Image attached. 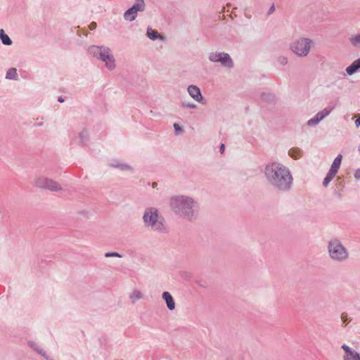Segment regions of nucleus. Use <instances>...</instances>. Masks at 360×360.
Here are the masks:
<instances>
[{"label": "nucleus", "instance_id": "nucleus-1", "mask_svg": "<svg viewBox=\"0 0 360 360\" xmlns=\"http://www.w3.org/2000/svg\"><path fill=\"white\" fill-rule=\"evenodd\" d=\"M264 176L270 186L278 192H288L292 188L293 177L290 169L281 162L267 164L264 168Z\"/></svg>", "mask_w": 360, "mask_h": 360}, {"label": "nucleus", "instance_id": "nucleus-2", "mask_svg": "<svg viewBox=\"0 0 360 360\" xmlns=\"http://www.w3.org/2000/svg\"><path fill=\"white\" fill-rule=\"evenodd\" d=\"M169 207L176 215L192 221L198 216L200 204L191 196L176 195L170 198Z\"/></svg>", "mask_w": 360, "mask_h": 360}, {"label": "nucleus", "instance_id": "nucleus-3", "mask_svg": "<svg viewBox=\"0 0 360 360\" xmlns=\"http://www.w3.org/2000/svg\"><path fill=\"white\" fill-rule=\"evenodd\" d=\"M143 221L146 227L150 228L155 232L164 233L167 231L165 220L155 207H150L145 210Z\"/></svg>", "mask_w": 360, "mask_h": 360}, {"label": "nucleus", "instance_id": "nucleus-4", "mask_svg": "<svg viewBox=\"0 0 360 360\" xmlns=\"http://www.w3.org/2000/svg\"><path fill=\"white\" fill-rule=\"evenodd\" d=\"M327 250L330 259L336 263H343L349 258V252L340 240L334 238L328 240Z\"/></svg>", "mask_w": 360, "mask_h": 360}, {"label": "nucleus", "instance_id": "nucleus-5", "mask_svg": "<svg viewBox=\"0 0 360 360\" xmlns=\"http://www.w3.org/2000/svg\"><path fill=\"white\" fill-rule=\"evenodd\" d=\"M314 40L308 37H299L289 45V49L297 57L305 58L314 47Z\"/></svg>", "mask_w": 360, "mask_h": 360}, {"label": "nucleus", "instance_id": "nucleus-6", "mask_svg": "<svg viewBox=\"0 0 360 360\" xmlns=\"http://www.w3.org/2000/svg\"><path fill=\"white\" fill-rule=\"evenodd\" d=\"M34 185L39 188L47 189L51 191H59L62 190L61 186L58 182L43 176L35 178Z\"/></svg>", "mask_w": 360, "mask_h": 360}, {"label": "nucleus", "instance_id": "nucleus-7", "mask_svg": "<svg viewBox=\"0 0 360 360\" xmlns=\"http://www.w3.org/2000/svg\"><path fill=\"white\" fill-rule=\"evenodd\" d=\"M208 58L211 62L220 63L223 66L229 68H232L234 65L233 60L227 53L211 52Z\"/></svg>", "mask_w": 360, "mask_h": 360}, {"label": "nucleus", "instance_id": "nucleus-8", "mask_svg": "<svg viewBox=\"0 0 360 360\" xmlns=\"http://www.w3.org/2000/svg\"><path fill=\"white\" fill-rule=\"evenodd\" d=\"M146 7L144 0H136L133 6L124 13V18L128 21L135 20L139 11H143Z\"/></svg>", "mask_w": 360, "mask_h": 360}, {"label": "nucleus", "instance_id": "nucleus-9", "mask_svg": "<svg viewBox=\"0 0 360 360\" xmlns=\"http://www.w3.org/2000/svg\"><path fill=\"white\" fill-rule=\"evenodd\" d=\"M341 348L345 352L342 356V360H360V354L355 349L349 347L345 344L342 345Z\"/></svg>", "mask_w": 360, "mask_h": 360}, {"label": "nucleus", "instance_id": "nucleus-10", "mask_svg": "<svg viewBox=\"0 0 360 360\" xmlns=\"http://www.w3.org/2000/svg\"><path fill=\"white\" fill-rule=\"evenodd\" d=\"M110 49L105 46H91L88 51L94 57L102 60L103 55H106Z\"/></svg>", "mask_w": 360, "mask_h": 360}, {"label": "nucleus", "instance_id": "nucleus-11", "mask_svg": "<svg viewBox=\"0 0 360 360\" xmlns=\"http://www.w3.org/2000/svg\"><path fill=\"white\" fill-rule=\"evenodd\" d=\"M331 112V110L325 108L321 111H319L313 118L310 119L307 122L308 126H314L319 123L326 117H327Z\"/></svg>", "mask_w": 360, "mask_h": 360}, {"label": "nucleus", "instance_id": "nucleus-12", "mask_svg": "<svg viewBox=\"0 0 360 360\" xmlns=\"http://www.w3.org/2000/svg\"><path fill=\"white\" fill-rule=\"evenodd\" d=\"M189 96L198 103H202L203 96L199 87L195 85H189L187 88Z\"/></svg>", "mask_w": 360, "mask_h": 360}, {"label": "nucleus", "instance_id": "nucleus-13", "mask_svg": "<svg viewBox=\"0 0 360 360\" xmlns=\"http://www.w3.org/2000/svg\"><path fill=\"white\" fill-rule=\"evenodd\" d=\"M101 60L105 63V66L108 70H112L115 68V58L110 50L106 55H103V59Z\"/></svg>", "mask_w": 360, "mask_h": 360}, {"label": "nucleus", "instance_id": "nucleus-14", "mask_svg": "<svg viewBox=\"0 0 360 360\" xmlns=\"http://www.w3.org/2000/svg\"><path fill=\"white\" fill-rule=\"evenodd\" d=\"M162 299L166 302L167 307L169 310H174L175 309V302L169 292H164L162 295Z\"/></svg>", "mask_w": 360, "mask_h": 360}, {"label": "nucleus", "instance_id": "nucleus-15", "mask_svg": "<svg viewBox=\"0 0 360 360\" xmlns=\"http://www.w3.org/2000/svg\"><path fill=\"white\" fill-rule=\"evenodd\" d=\"M360 69V58L355 60L350 65L347 67L345 71L348 75H352Z\"/></svg>", "mask_w": 360, "mask_h": 360}, {"label": "nucleus", "instance_id": "nucleus-16", "mask_svg": "<svg viewBox=\"0 0 360 360\" xmlns=\"http://www.w3.org/2000/svg\"><path fill=\"white\" fill-rule=\"evenodd\" d=\"M129 298L132 304H135L139 300L143 298V294L139 289H134L129 294Z\"/></svg>", "mask_w": 360, "mask_h": 360}, {"label": "nucleus", "instance_id": "nucleus-17", "mask_svg": "<svg viewBox=\"0 0 360 360\" xmlns=\"http://www.w3.org/2000/svg\"><path fill=\"white\" fill-rule=\"evenodd\" d=\"M28 345L32 349L36 351L37 353H39L40 355L44 357L46 360H51L49 356L46 354V352L41 349L39 346L37 345V343L33 341H30L28 342Z\"/></svg>", "mask_w": 360, "mask_h": 360}, {"label": "nucleus", "instance_id": "nucleus-18", "mask_svg": "<svg viewBox=\"0 0 360 360\" xmlns=\"http://www.w3.org/2000/svg\"><path fill=\"white\" fill-rule=\"evenodd\" d=\"M147 36L149 39L151 40H156V39H164V37L160 34L158 32L153 30L152 28L148 27L147 29Z\"/></svg>", "mask_w": 360, "mask_h": 360}, {"label": "nucleus", "instance_id": "nucleus-19", "mask_svg": "<svg viewBox=\"0 0 360 360\" xmlns=\"http://www.w3.org/2000/svg\"><path fill=\"white\" fill-rule=\"evenodd\" d=\"M348 40L353 47L360 49V34H352Z\"/></svg>", "mask_w": 360, "mask_h": 360}, {"label": "nucleus", "instance_id": "nucleus-20", "mask_svg": "<svg viewBox=\"0 0 360 360\" xmlns=\"http://www.w3.org/2000/svg\"><path fill=\"white\" fill-rule=\"evenodd\" d=\"M0 39L2 44L4 45L10 46L13 43L11 38L5 33L3 29L0 30Z\"/></svg>", "mask_w": 360, "mask_h": 360}, {"label": "nucleus", "instance_id": "nucleus-21", "mask_svg": "<svg viewBox=\"0 0 360 360\" xmlns=\"http://www.w3.org/2000/svg\"><path fill=\"white\" fill-rule=\"evenodd\" d=\"M288 155L292 158L297 160L301 158L302 155V150L298 148H292L288 151Z\"/></svg>", "mask_w": 360, "mask_h": 360}, {"label": "nucleus", "instance_id": "nucleus-22", "mask_svg": "<svg viewBox=\"0 0 360 360\" xmlns=\"http://www.w3.org/2000/svg\"><path fill=\"white\" fill-rule=\"evenodd\" d=\"M6 78L8 79L17 80L18 79L17 70L14 68H9L7 70Z\"/></svg>", "mask_w": 360, "mask_h": 360}, {"label": "nucleus", "instance_id": "nucleus-23", "mask_svg": "<svg viewBox=\"0 0 360 360\" xmlns=\"http://www.w3.org/2000/svg\"><path fill=\"white\" fill-rule=\"evenodd\" d=\"M110 165L112 167H116V168H119L121 170H131L132 168L131 167V166L127 165V164H123V163H110Z\"/></svg>", "mask_w": 360, "mask_h": 360}, {"label": "nucleus", "instance_id": "nucleus-24", "mask_svg": "<svg viewBox=\"0 0 360 360\" xmlns=\"http://www.w3.org/2000/svg\"><path fill=\"white\" fill-rule=\"evenodd\" d=\"M261 96L266 102H273L275 100V96L271 93H263Z\"/></svg>", "mask_w": 360, "mask_h": 360}, {"label": "nucleus", "instance_id": "nucleus-25", "mask_svg": "<svg viewBox=\"0 0 360 360\" xmlns=\"http://www.w3.org/2000/svg\"><path fill=\"white\" fill-rule=\"evenodd\" d=\"M334 177H335V176H333L331 174L328 172L326 176L323 179V186L324 187H327L328 186L329 183L333 179Z\"/></svg>", "mask_w": 360, "mask_h": 360}, {"label": "nucleus", "instance_id": "nucleus-26", "mask_svg": "<svg viewBox=\"0 0 360 360\" xmlns=\"http://www.w3.org/2000/svg\"><path fill=\"white\" fill-rule=\"evenodd\" d=\"M342 155H338L335 160H333V165L334 167L340 168L341 162H342Z\"/></svg>", "mask_w": 360, "mask_h": 360}, {"label": "nucleus", "instance_id": "nucleus-27", "mask_svg": "<svg viewBox=\"0 0 360 360\" xmlns=\"http://www.w3.org/2000/svg\"><path fill=\"white\" fill-rule=\"evenodd\" d=\"M278 62L282 65H285L288 64V59L286 56H280L278 58Z\"/></svg>", "mask_w": 360, "mask_h": 360}, {"label": "nucleus", "instance_id": "nucleus-28", "mask_svg": "<svg viewBox=\"0 0 360 360\" xmlns=\"http://www.w3.org/2000/svg\"><path fill=\"white\" fill-rule=\"evenodd\" d=\"M87 137H88V134H87L86 131L84 130L82 132H80L79 138H80V141L82 143H84V141H86L87 140Z\"/></svg>", "mask_w": 360, "mask_h": 360}, {"label": "nucleus", "instance_id": "nucleus-29", "mask_svg": "<svg viewBox=\"0 0 360 360\" xmlns=\"http://www.w3.org/2000/svg\"><path fill=\"white\" fill-rule=\"evenodd\" d=\"M174 129L175 134L176 135H179V134H181L183 132V129L177 123H174Z\"/></svg>", "mask_w": 360, "mask_h": 360}, {"label": "nucleus", "instance_id": "nucleus-30", "mask_svg": "<svg viewBox=\"0 0 360 360\" xmlns=\"http://www.w3.org/2000/svg\"><path fill=\"white\" fill-rule=\"evenodd\" d=\"M106 257H122V255L115 252H108L105 254Z\"/></svg>", "mask_w": 360, "mask_h": 360}, {"label": "nucleus", "instance_id": "nucleus-31", "mask_svg": "<svg viewBox=\"0 0 360 360\" xmlns=\"http://www.w3.org/2000/svg\"><path fill=\"white\" fill-rule=\"evenodd\" d=\"M182 106L184 108H188L191 109H195L197 108V105L193 103H183Z\"/></svg>", "mask_w": 360, "mask_h": 360}, {"label": "nucleus", "instance_id": "nucleus-32", "mask_svg": "<svg viewBox=\"0 0 360 360\" xmlns=\"http://www.w3.org/2000/svg\"><path fill=\"white\" fill-rule=\"evenodd\" d=\"M338 169H339L338 167H334L333 165H332L328 171V173L331 174L333 176H335L338 172Z\"/></svg>", "mask_w": 360, "mask_h": 360}, {"label": "nucleus", "instance_id": "nucleus-33", "mask_svg": "<svg viewBox=\"0 0 360 360\" xmlns=\"http://www.w3.org/2000/svg\"><path fill=\"white\" fill-rule=\"evenodd\" d=\"M275 11V6H274V4H272L271 6L269 8L268 12H267V15H270L271 14H272Z\"/></svg>", "mask_w": 360, "mask_h": 360}, {"label": "nucleus", "instance_id": "nucleus-34", "mask_svg": "<svg viewBox=\"0 0 360 360\" xmlns=\"http://www.w3.org/2000/svg\"><path fill=\"white\" fill-rule=\"evenodd\" d=\"M341 319H342L343 323H345L347 321V319H348L347 314L346 313H342L341 314Z\"/></svg>", "mask_w": 360, "mask_h": 360}, {"label": "nucleus", "instance_id": "nucleus-35", "mask_svg": "<svg viewBox=\"0 0 360 360\" xmlns=\"http://www.w3.org/2000/svg\"><path fill=\"white\" fill-rule=\"evenodd\" d=\"M354 178L356 179H360V169H357L355 172H354Z\"/></svg>", "mask_w": 360, "mask_h": 360}, {"label": "nucleus", "instance_id": "nucleus-36", "mask_svg": "<svg viewBox=\"0 0 360 360\" xmlns=\"http://www.w3.org/2000/svg\"><path fill=\"white\" fill-rule=\"evenodd\" d=\"M96 22H91V23L89 25V28H90V30H93L96 29Z\"/></svg>", "mask_w": 360, "mask_h": 360}, {"label": "nucleus", "instance_id": "nucleus-37", "mask_svg": "<svg viewBox=\"0 0 360 360\" xmlns=\"http://www.w3.org/2000/svg\"><path fill=\"white\" fill-rule=\"evenodd\" d=\"M355 124L356 126L358 127L360 126V115L359 116V117L355 121Z\"/></svg>", "mask_w": 360, "mask_h": 360}, {"label": "nucleus", "instance_id": "nucleus-38", "mask_svg": "<svg viewBox=\"0 0 360 360\" xmlns=\"http://www.w3.org/2000/svg\"><path fill=\"white\" fill-rule=\"evenodd\" d=\"M224 149H225L224 144L221 143V146H220V148H219L220 152H221V153H224Z\"/></svg>", "mask_w": 360, "mask_h": 360}, {"label": "nucleus", "instance_id": "nucleus-39", "mask_svg": "<svg viewBox=\"0 0 360 360\" xmlns=\"http://www.w3.org/2000/svg\"><path fill=\"white\" fill-rule=\"evenodd\" d=\"M58 101L60 103H63L64 101L63 98L62 97L58 98Z\"/></svg>", "mask_w": 360, "mask_h": 360}, {"label": "nucleus", "instance_id": "nucleus-40", "mask_svg": "<svg viewBox=\"0 0 360 360\" xmlns=\"http://www.w3.org/2000/svg\"><path fill=\"white\" fill-rule=\"evenodd\" d=\"M157 185H158L157 183H155V182L153 183V188H155L157 186Z\"/></svg>", "mask_w": 360, "mask_h": 360}, {"label": "nucleus", "instance_id": "nucleus-41", "mask_svg": "<svg viewBox=\"0 0 360 360\" xmlns=\"http://www.w3.org/2000/svg\"><path fill=\"white\" fill-rule=\"evenodd\" d=\"M359 151H360V144H359Z\"/></svg>", "mask_w": 360, "mask_h": 360}]
</instances>
